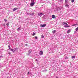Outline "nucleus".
<instances>
[{"label":"nucleus","mask_w":78,"mask_h":78,"mask_svg":"<svg viewBox=\"0 0 78 78\" xmlns=\"http://www.w3.org/2000/svg\"><path fill=\"white\" fill-rule=\"evenodd\" d=\"M35 4V3L34 2V1H33V2L30 3V5L31 6H33Z\"/></svg>","instance_id":"obj_1"},{"label":"nucleus","mask_w":78,"mask_h":78,"mask_svg":"<svg viewBox=\"0 0 78 78\" xmlns=\"http://www.w3.org/2000/svg\"><path fill=\"white\" fill-rule=\"evenodd\" d=\"M46 25H47V24H41L40 25V27H45V26H46Z\"/></svg>","instance_id":"obj_2"},{"label":"nucleus","mask_w":78,"mask_h":78,"mask_svg":"<svg viewBox=\"0 0 78 78\" xmlns=\"http://www.w3.org/2000/svg\"><path fill=\"white\" fill-rule=\"evenodd\" d=\"M43 51H41L39 53V54L40 55H43Z\"/></svg>","instance_id":"obj_3"},{"label":"nucleus","mask_w":78,"mask_h":78,"mask_svg":"<svg viewBox=\"0 0 78 78\" xmlns=\"http://www.w3.org/2000/svg\"><path fill=\"white\" fill-rule=\"evenodd\" d=\"M17 9H18V8H14L13 9V11H16Z\"/></svg>","instance_id":"obj_4"},{"label":"nucleus","mask_w":78,"mask_h":78,"mask_svg":"<svg viewBox=\"0 0 78 78\" xmlns=\"http://www.w3.org/2000/svg\"><path fill=\"white\" fill-rule=\"evenodd\" d=\"M52 19H55L56 18V16L54 15H53L52 16Z\"/></svg>","instance_id":"obj_5"},{"label":"nucleus","mask_w":78,"mask_h":78,"mask_svg":"<svg viewBox=\"0 0 78 78\" xmlns=\"http://www.w3.org/2000/svg\"><path fill=\"white\" fill-rule=\"evenodd\" d=\"M38 16H42V15H44V14L42 13H38Z\"/></svg>","instance_id":"obj_6"},{"label":"nucleus","mask_w":78,"mask_h":78,"mask_svg":"<svg viewBox=\"0 0 78 78\" xmlns=\"http://www.w3.org/2000/svg\"><path fill=\"white\" fill-rule=\"evenodd\" d=\"M71 31V30H70V29L67 32V33L68 34H69V33H70Z\"/></svg>","instance_id":"obj_7"},{"label":"nucleus","mask_w":78,"mask_h":78,"mask_svg":"<svg viewBox=\"0 0 78 78\" xmlns=\"http://www.w3.org/2000/svg\"><path fill=\"white\" fill-rule=\"evenodd\" d=\"M56 32V30H54L52 31V33L53 34H54V33H55Z\"/></svg>","instance_id":"obj_8"},{"label":"nucleus","mask_w":78,"mask_h":78,"mask_svg":"<svg viewBox=\"0 0 78 78\" xmlns=\"http://www.w3.org/2000/svg\"><path fill=\"white\" fill-rule=\"evenodd\" d=\"M68 25V24H67V23H65V22H63V25Z\"/></svg>","instance_id":"obj_9"},{"label":"nucleus","mask_w":78,"mask_h":78,"mask_svg":"<svg viewBox=\"0 0 78 78\" xmlns=\"http://www.w3.org/2000/svg\"><path fill=\"white\" fill-rule=\"evenodd\" d=\"M68 0H65V3H68Z\"/></svg>","instance_id":"obj_10"},{"label":"nucleus","mask_w":78,"mask_h":78,"mask_svg":"<svg viewBox=\"0 0 78 78\" xmlns=\"http://www.w3.org/2000/svg\"><path fill=\"white\" fill-rule=\"evenodd\" d=\"M72 59H73L74 58H75V55L71 57Z\"/></svg>","instance_id":"obj_11"},{"label":"nucleus","mask_w":78,"mask_h":78,"mask_svg":"<svg viewBox=\"0 0 78 78\" xmlns=\"http://www.w3.org/2000/svg\"><path fill=\"white\" fill-rule=\"evenodd\" d=\"M64 27H67V28H68L70 27V26H65Z\"/></svg>","instance_id":"obj_12"},{"label":"nucleus","mask_w":78,"mask_h":78,"mask_svg":"<svg viewBox=\"0 0 78 78\" xmlns=\"http://www.w3.org/2000/svg\"><path fill=\"white\" fill-rule=\"evenodd\" d=\"M10 50H11V51H13V53H14V51H13V49H10Z\"/></svg>","instance_id":"obj_13"},{"label":"nucleus","mask_w":78,"mask_h":78,"mask_svg":"<svg viewBox=\"0 0 78 78\" xmlns=\"http://www.w3.org/2000/svg\"><path fill=\"white\" fill-rule=\"evenodd\" d=\"M78 27H77L75 29V30L76 31H78Z\"/></svg>","instance_id":"obj_14"},{"label":"nucleus","mask_w":78,"mask_h":78,"mask_svg":"<svg viewBox=\"0 0 78 78\" xmlns=\"http://www.w3.org/2000/svg\"><path fill=\"white\" fill-rule=\"evenodd\" d=\"M20 27H19L17 29V31H19V30H20Z\"/></svg>","instance_id":"obj_15"},{"label":"nucleus","mask_w":78,"mask_h":78,"mask_svg":"<svg viewBox=\"0 0 78 78\" xmlns=\"http://www.w3.org/2000/svg\"><path fill=\"white\" fill-rule=\"evenodd\" d=\"M9 22L6 25L7 26H9Z\"/></svg>","instance_id":"obj_16"},{"label":"nucleus","mask_w":78,"mask_h":78,"mask_svg":"<svg viewBox=\"0 0 78 78\" xmlns=\"http://www.w3.org/2000/svg\"><path fill=\"white\" fill-rule=\"evenodd\" d=\"M76 25H77V24H73V25H72V26L73 27H74V26H75Z\"/></svg>","instance_id":"obj_17"},{"label":"nucleus","mask_w":78,"mask_h":78,"mask_svg":"<svg viewBox=\"0 0 78 78\" xmlns=\"http://www.w3.org/2000/svg\"><path fill=\"white\" fill-rule=\"evenodd\" d=\"M74 1H75V0H71L72 3H73L74 2Z\"/></svg>","instance_id":"obj_18"},{"label":"nucleus","mask_w":78,"mask_h":78,"mask_svg":"<svg viewBox=\"0 0 78 78\" xmlns=\"http://www.w3.org/2000/svg\"><path fill=\"white\" fill-rule=\"evenodd\" d=\"M33 36H35L36 35V34L35 33H34L32 34Z\"/></svg>","instance_id":"obj_19"},{"label":"nucleus","mask_w":78,"mask_h":78,"mask_svg":"<svg viewBox=\"0 0 78 78\" xmlns=\"http://www.w3.org/2000/svg\"><path fill=\"white\" fill-rule=\"evenodd\" d=\"M41 37H42V38H44V36L42 35L41 36Z\"/></svg>","instance_id":"obj_20"},{"label":"nucleus","mask_w":78,"mask_h":78,"mask_svg":"<svg viewBox=\"0 0 78 78\" xmlns=\"http://www.w3.org/2000/svg\"><path fill=\"white\" fill-rule=\"evenodd\" d=\"M65 6L67 7H68V6H69V5L68 4H66V5H65Z\"/></svg>","instance_id":"obj_21"},{"label":"nucleus","mask_w":78,"mask_h":78,"mask_svg":"<svg viewBox=\"0 0 78 78\" xmlns=\"http://www.w3.org/2000/svg\"><path fill=\"white\" fill-rule=\"evenodd\" d=\"M3 26H4V27H6V25H5V24H3Z\"/></svg>","instance_id":"obj_22"},{"label":"nucleus","mask_w":78,"mask_h":78,"mask_svg":"<svg viewBox=\"0 0 78 78\" xmlns=\"http://www.w3.org/2000/svg\"><path fill=\"white\" fill-rule=\"evenodd\" d=\"M35 38L36 39H37V37H35Z\"/></svg>","instance_id":"obj_23"},{"label":"nucleus","mask_w":78,"mask_h":78,"mask_svg":"<svg viewBox=\"0 0 78 78\" xmlns=\"http://www.w3.org/2000/svg\"><path fill=\"white\" fill-rule=\"evenodd\" d=\"M4 20L5 22H7V20H6V19H4Z\"/></svg>","instance_id":"obj_24"},{"label":"nucleus","mask_w":78,"mask_h":78,"mask_svg":"<svg viewBox=\"0 0 78 78\" xmlns=\"http://www.w3.org/2000/svg\"><path fill=\"white\" fill-rule=\"evenodd\" d=\"M8 47H9V50H10V46H8Z\"/></svg>","instance_id":"obj_25"},{"label":"nucleus","mask_w":78,"mask_h":78,"mask_svg":"<svg viewBox=\"0 0 78 78\" xmlns=\"http://www.w3.org/2000/svg\"><path fill=\"white\" fill-rule=\"evenodd\" d=\"M29 74H30V72H28V73H27V75H29Z\"/></svg>","instance_id":"obj_26"},{"label":"nucleus","mask_w":78,"mask_h":78,"mask_svg":"<svg viewBox=\"0 0 78 78\" xmlns=\"http://www.w3.org/2000/svg\"><path fill=\"white\" fill-rule=\"evenodd\" d=\"M8 54L10 55V54H11V52H9Z\"/></svg>","instance_id":"obj_27"},{"label":"nucleus","mask_w":78,"mask_h":78,"mask_svg":"<svg viewBox=\"0 0 78 78\" xmlns=\"http://www.w3.org/2000/svg\"><path fill=\"white\" fill-rule=\"evenodd\" d=\"M2 57H3V56H0V58H2Z\"/></svg>","instance_id":"obj_28"},{"label":"nucleus","mask_w":78,"mask_h":78,"mask_svg":"<svg viewBox=\"0 0 78 78\" xmlns=\"http://www.w3.org/2000/svg\"><path fill=\"white\" fill-rule=\"evenodd\" d=\"M57 78H58V77H57Z\"/></svg>","instance_id":"obj_29"}]
</instances>
